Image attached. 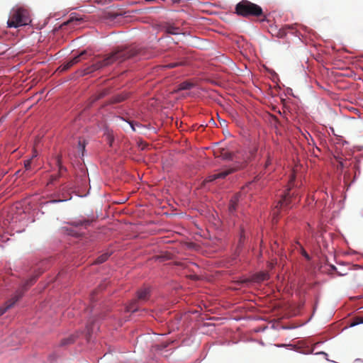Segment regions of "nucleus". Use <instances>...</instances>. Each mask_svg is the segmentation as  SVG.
Masks as SVG:
<instances>
[{"instance_id":"nucleus-34","label":"nucleus","mask_w":363,"mask_h":363,"mask_svg":"<svg viewBox=\"0 0 363 363\" xmlns=\"http://www.w3.org/2000/svg\"><path fill=\"white\" fill-rule=\"evenodd\" d=\"M2 119H3V118H1L0 119V123L1 122Z\"/></svg>"},{"instance_id":"nucleus-22","label":"nucleus","mask_w":363,"mask_h":363,"mask_svg":"<svg viewBox=\"0 0 363 363\" xmlns=\"http://www.w3.org/2000/svg\"><path fill=\"white\" fill-rule=\"evenodd\" d=\"M78 145H79V150H81V151H82V156H83V155H84V150H85V145H84V143H82L81 142V140H79V144H78Z\"/></svg>"},{"instance_id":"nucleus-24","label":"nucleus","mask_w":363,"mask_h":363,"mask_svg":"<svg viewBox=\"0 0 363 363\" xmlns=\"http://www.w3.org/2000/svg\"><path fill=\"white\" fill-rule=\"evenodd\" d=\"M128 123L131 128V129L133 130V131H135L136 129H135V125L137 126H139V125L138 123H134L133 121H128Z\"/></svg>"},{"instance_id":"nucleus-17","label":"nucleus","mask_w":363,"mask_h":363,"mask_svg":"<svg viewBox=\"0 0 363 363\" xmlns=\"http://www.w3.org/2000/svg\"><path fill=\"white\" fill-rule=\"evenodd\" d=\"M74 337L73 336H70V337H69L67 338L63 339L61 341L60 345L62 346L67 345H69V344L74 342Z\"/></svg>"},{"instance_id":"nucleus-3","label":"nucleus","mask_w":363,"mask_h":363,"mask_svg":"<svg viewBox=\"0 0 363 363\" xmlns=\"http://www.w3.org/2000/svg\"><path fill=\"white\" fill-rule=\"evenodd\" d=\"M217 157H221L225 160H236V164L233 167L228 168L226 169L222 170L220 172L215 173L208 176L206 180L207 182H213L217 179H224L230 174L234 172L240 168H242L243 167V163L245 164L247 162L246 160H244L243 162L238 161V157L236 155L225 149H222L220 151V154L218 155Z\"/></svg>"},{"instance_id":"nucleus-21","label":"nucleus","mask_w":363,"mask_h":363,"mask_svg":"<svg viewBox=\"0 0 363 363\" xmlns=\"http://www.w3.org/2000/svg\"><path fill=\"white\" fill-rule=\"evenodd\" d=\"M272 164V160L269 155V153L267 152V159L264 164V168L267 169Z\"/></svg>"},{"instance_id":"nucleus-27","label":"nucleus","mask_w":363,"mask_h":363,"mask_svg":"<svg viewBox=\"0 0 363 363\" xmlns=\"http://www.w3.org/2000/svg\"><path fill=\"white\" fill-rule=\"evenodd\" d=\"M105 95V94H100L96 99L95 100H98L101 98H102Z\"/></svg>"},{"instance_id":"nucleus-18","label":"nucleus","mask_w":363,"mask_h":363,"mask_svg":"<svg viewBox=\"0 0 363 363\" xmlns=\"http://www.w3.org/2000/svg\"><path fill=\"white\" fill-rule=\"evenodd\" d=\"M32 159L24 161V167L26 171L31 169Z\"/></svg>"},{"instance_id":"nucleus-16","label":"nucleus","mask_w":363,"mask_h":363,"mask_svg":"<svg viewBox=\"0 0 363 363\" xmlns=\"http://www.w3.org/2000/svg\"><path fill=\"white\" fill-rule=\"evenodd\" d=\"M184 65V63L183 62H179L169 63L167 65H163L162 67L164 68L172 69V68L177 67L178 66H182Z\"/></svg>"},{"instance_id":"nucleus-1","label":"nucleus","mask_w":363,"mask_h":363,"mask_svg":"<svg viewBox=\"0 0 363 363\" xmlns=\"http://www.w3.org/2000/svg\"><path fill=\"white\" fill-rule=\"evenodd\" d=\"M143 55L141 50H138L134 48H118L114 50L109 55H106L103 60H96L92 63L91 65L87 67L82 71V75H86L92 73L95 71L99 70L104 67H108L114 62H122L127 59Z\"/></svg>"},{"instance_id":"nucleus-19","label":"nucleus","mask_w":363,"mask_h":363,"mask_svg":"<svg viewBox=\"0 0 363 363\" xmlns=\"http://www.w3.org/2000/svg\"><path fill=\"white\" fill-rule=\"evenodd\" d=\"M57 165H58V167H59L60 174L62 171H66V168L64 166H62V162H61V158L60 157L57 158Z\"/></svg>"},{"instance_id":"nucleus-11","label":"nucleus","mask_w":363,"mask_h":363,"mask_svg":"<svg viewBox=\"0 0 363 363\" xmlns=\"http://www.w3.org/2000/svg\"><path fill=\"white\" fill-rule=\"evenodd\" d=\"M111 252H106L105 253H103L100 256H99L95 260V264H102L104 262H106L108 257L111 256Z\"/></svg>"},{"instance_id":"nucleus-7","label":"nucleus","mask_w":363,"mask_h":363,"mask_svg":"<svg viewBox=\"0 0 363 363\" xmlns=\"http://www.w3.org/2000/svg\"><path fill=\"white\" fill-rule=\"evenodd\" d=\"M150 297V289L143 288L138 291L137 296L133 299L125 307L127 312L134 313L139 309V306L147 301Z\"/></svg>"},{"instance_id":"nucleus-20","label":"nucleus","mask_w":363,"mask_h":363,"mask_svg":"<svg viewBox=\"0 0 363 363\" xmlns=\"http://www.w3.org/2000/svg\"><path fill=\"white\" fill-rule=\"evenodd\" d=\"M81 19L80 18H74L73 17H72L69 21H67V22H65L62 26L64 25H68V24H70V23H73L74 22H79L80 21Z\"/></svg>"},{"instance_id":"nucleus-33","label":"nucleus","mask_w":363,"mask_h":363,"mask_svg":"<svg viewBox=\"0 0 363 363\" xmlns=\"http://www.w3.org/2000/svg\"><path fill=\"white\" fill-rule=\"evenodd\" d=\"M340 165L342 167H343V166H344V165H343L342 162H340Z\"/></svg>"},{"instance_id":"nucleus-15","label":"nucleus","mask_w":363,"mask_h":363,"mask_svg":"<svg viewBox=\"0 0 363 363\" xmlns=\"http://www.w3.org/2000/svg\"><path fill=\"white\" fill-rule=\"evenodd\" d=\"M361 323H363V317L356 316L353 318L352 322L350 323V326L353 327Z\"/></svg>"},{"instance_id":"nucleus-8","label":"nucleus","mask_w":363,"mask_h":363,"mask_svg":"<svg viewBox=\"0 0 363 363\" xmlns=\"http://www.w3.org/2000/svg\"><path fill=\"white\" fill-rule=\"evenodd\" d=\"M86 55L87 52L86 50L82 51L77 56L73 57L72 60L62 65L60 67L61 71H66L71 68L73 65L79 62L81 60L86 59Z\"/></svg>"},{"instance_id":"nucleus-28","label":"nucleus","mask_w":363,"mask_h":363,"mask_svg":"<svg viewBox=\"0 0 363 363\" xmlns=\"http://www.w3.org/2000/svg\"><path fill=\"white\" fill-rule=\"evenodd\" d=\"M256 152H257V150H256V149H255V150H252V151L250 152L251 156H252V157H253V156H254V155H255V153Z\"/></svg>"},{"instance_id":"nucleus-12","label":"nucleus","mask_w":363,"mask_h":363,"mask_svg":"<svg viewBox=\"0 0 363 363\" xmlns=\"http://www.w3.org/2000/svg\"><path fill=\"white\" fill-rule=\"evenodd\" d=\"M194 86V83L189 82V81H185V82H182L179 85L178 89L179 90H189V89H192Z\"/></svg>"},{"instance_id":"nucleus-23","label":"nucleus","mask_w":363,"mask_h":363,"mask_svg":"<svg viewBox=\"0 0 363 363\" xmlns=\"http://www.w3.org/2000/svg\"><path fill=\"white\" fill-rule=\"evenodd\" d=\"M301 254L303 256H304V257L306 259H307L308 260L310 259V256L308 255V254L306 252V251L301 246Z\"/></svg>"},{"instance_id":"nucleus-30","label":"nucleus","mask_w":363,"mask_h":363,"mask_svg":"<svg viewBox=\"0 0 363 363\" xmlns=\"http://www.w3.org/2000/svg\"><path fill=\"white\" fill-rule=\"evenodd\" d=\"M37 157V154H36V152H35L32 156V157L30 159H33L34 157Z\"/></svg>"},{"instance_id":"nucleus-13","label":"nucleus","mask_w":363,"mask_h":363,"mask_svg":"<svg viewBox=\"0 0 363 363\" xmlns=\"http://www.w3.org/2000/svg\"><path fill=\"white\" fill-rule=\"evenodd\" d=\"M126 98H127L126 95L118 94L112 98L111 103L112 104L120 103V102L124 101Z\"/></svg>"},{"instance_id":"nucleus-29","label":"nucleus","mask_w":363,"mask_h":363,"mask_svg":"<svg viewBox=\"0 0 363 363\" xmlns=\"http://www.w3.org/2000/svg\"><path fill=\"white\" fill-rule=\"evenodd\" d=\"M96 291H94L93 294L91 295V301H94V294H95Z\"/></svg>"},{"instance_id":"nucleus-26","label":"nucleus","mask_w":363,"mask_h":363,"mask_svg":"<svg viewBox=\"0 0 363 363\" xmlns=\"http://www.w3.org/2000/svg\"><path fill=\"white\" fill-rule=\"evenodd\" d=\"M107 138H108V143H109L110 146H111L112 145V143L113 141V138L110 135H108Z\"/></svg>"},{"instance_id":"nucleus-9","label":"nucleus","mask_w":363,"mask_h":363,"mask_svg":"<svg viewBox=\"0 0 363 363\" xmlns=\"http://www.w3.org/2000/svg\"><path fill=\"white\" fill-rule=\"evenodd\" d=\"M296 24L285 26L284 28L280 29L278 32V37L284 38L288 32H291L292 34L296 35Z\"/></svg>"},{"instance_id":"nucleus-6","label":"nucleus","mask_w":363,"mask_h":363,"mask_svg":"<svg viewBox=\"0 0 363 363\" xmlns=\"http://www.w3.org/2000/svg\"><path fill=\"white\" fill-rule=\"evenodd\" d=\"M235 13L245 18L259 17L263 15L262 9L259 6L247 0H242L236 4Z\"/></svg>"},{"instance_id":"nucleus-2","label":"nucleus","mask_w":363,"mask_h":363,"mask_svg":"<svg viewBox=\"0 0 363 363\" xmlns=\"http://www.w3.org/2000/svg\"><path fill=\"white\" fill-rule=\"evenodd\" d=\"M294 179L295 177L292 175L289 183V187L286 189V191L284 194L281 199L279 201L277 205L273 210V221L277 220V218L281 211H287L296 203V194L295 192H291V184L294 182Z\"/></svg>"},{"instance_id":"nucleus-32","label":"nucleus","mask_w":363,"mask_h":363,"mask_svg":"<svg viewBox=\"0 0 363 363\" xmlns=\"http://www.w3.org/2000/svg\"><path fill=\"white\" fill-rule=\"evenodd\" d=\"M266 276H267L266 274H263V276L262 277V280L265 279H266Z\"/></svg>"},{"instance_id":"nucleus-31","label":"nucleus","mask_w":363,"mask_h":363,"mask_svg":"<svg viewBox=\"0 0 363 363\" xmlns=\"http://www.w3.org/2000/svg\"><path fill=\"white\" fill-rule=\"evenodd\" d=\"M60 177V174L57 176L53 177L52 180H56L57 179V177Z\"/></svg>"},{"instance_id":"nucleus-25","label":"nucleus","mask_w":363,"mask_h":363,"mask_svg":"<svg viewBox=\"0 0 363 363\" xmlns=\"http://www.w3.org/2000/svg\"><path fill=\"white\" fill-rule=\"evenodd\" d=\"M86 329H87V333H88V335H91V333H93V328H92L89 325H88L86 326Z\"/></svg>"},{"instance_id":"nucleus-10","label":"nucleus","mask_w":363,"mask_h":363,"mask_svg":"<svg viewBox=\"0 0 363 363\" xmlns=\"http://www.w3.org/2000/svg\"><path fill=\"white\" fill-rule=\"evenodd\" d=\"M164 30L167 33L172 35H177L181 33L180 29L179 27L174 26L172 24H167L164 26Z\"/></svg>"},{"instance_id":"nucleus-14","label":"nucleus","mask_w":363,"mask_h":363,"mask_svg":"<svg viewBox=\"0 0 363 363\" xmlns=\"http://www.w3.org/2000/svg\"><path fill=\"white\" fill-rule=\"evenodd\" d=\"M237 201H238V197L237 196H235L234 199H233L231 201H230V205H229V211L230 213H233V211H235L236 209V203H237Z\"/></svg>"},{"instance_id":"nucleus-4","label":"nucleus","mask_w":363,"mask_h":363,"mask_svg":"<svg viewBox=\"0 0 363 363\" xmlns=\"http://www.w3.org/2000/svg\"><path fill=\"white\" fill-rule=\"evenodd\" d=\"M30 21L29 10L23 6H16L10 11L7 27L16 28L26 26Z\"/></svg>"},{"instance_id":"nucleus-5","label":"nucleus","mask_w":363,"mask_h":363,"mask_svg":"<svg viewBox=\"0 0 363 363\" xmlns=\"http://www.w3.org/2000/svg\"><path fill=\"white\" fill-rule=\"evenodd\" d=\"M41 273L42 272H40L26 280L25 283L15 291V294L12 297L5 303L4 306L0 307V316L4 314L9 309L14 306V305L22 298L29 287L36 281L38 277Z\"/></svg>"}]
</instances>
